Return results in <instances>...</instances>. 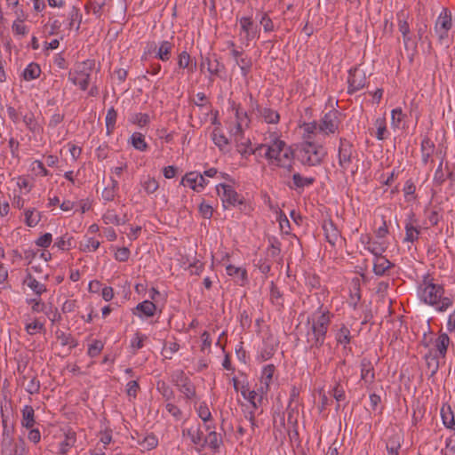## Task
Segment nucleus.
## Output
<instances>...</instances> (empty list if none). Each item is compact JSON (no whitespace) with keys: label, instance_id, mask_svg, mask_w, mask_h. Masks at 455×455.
Listing matches in <instances>:
<instances>
[{"label":"nucleus","instance_id":"obj_1","mask_svg":"<svg viewBox=\"0 0 455 455\" xmlns=\"http://www.w3.org/2000/svg\"><path fill=\"white\" fill-rule=\"evenodd\" d=\"M327 333H306L307 350L313 352L315 359L318 362H327L331 358L332 349L330 344L325 342Z\"/></svg>","mask_w":455,"mask_h":455},{"label":"nucleus","instance_id":"obj_2","mask_svg":"<svg viewBox=\"0 0 455 455\" xmlns=\"http://www.w3.org/2000/svg\"><path fill=\"white\" fill-rule=\"evenodd\" d=\"M443 285L428 283L422 291V299L425 303L434 306L438 311H445L452 305L448 297H443Z\"/></svg>","mask_w":455,"mask_h":455},{"label":"nucleus","instance_id":"obj_3","mask_svg":"<svg viewBox=\"0 0 455 455\" xmlns=\"http://www.w3.org/2000/svg\"><path fill=\"white\" fill-rule=\"evenodd\" d=\"M306 141L302 143L300 153L302 154V164L308 166H316L322 164L327 155V151L321 145L310 140L311 136L305 135Z\"/></svg>","mask_w":455,"mask_h":455},{"label":"nucleus","instance_id":"obj_4","mask_svg":"<svg viewBox=\"0 0 455 455\" xmlns=\"http://www.w3.org/2000/svg\"><path fill=\"white\" fill-rule=\"evenodd\" d=\"M331 323L330 312L328 310L320 315L313 314L307 318L306 324V333H327Z\"/></svg>","mask_w":455,"mask_h":455},{"label":"nucleus","instance_id":"obj_5","mask_svg":"<svg viewBox=\"0 0 455 455\" xmlns=\"http://www.w3.org/2000/svg\"><path fill=\"white\" fill-rule=\"evenodd\" d=\"M218 195L221 197L224 208L228 205L243 204V198L231 186L220 183L216 186Z\"/></svg>","mask_w":455,"mask_h":455},{"label":"nucleus","instance_id":"obj_6","mask_svg":"<svg viewBox=\"0 0 455 455\" xmlns=\"http://www.w3.org/2000/svg\"><path fill=\"white\" fill-rule=\"evenodd\" d=\"M14 426L5 427L3 429L2 441H1V453L2 455H17L18 444H14L13 439Z\"/></svg>","mask_w":455,"mask_h":455},{"label":"nucleus","instance_id":"obj_7","mask_svg":"<svg viewBox=\"0 0 455 455\" xmlns=\"http://www.w3.org/2000/svg\"><path fill=\"white\" fill-rule=\"evenodd\" d=\"M340 113L336 110H331L324 115L323 119L321 120V124H319V131L323 132L324 133H334L339 127V116Z\"/></svg>","mask_w":455,"mask_h":455},{"label":"nucleus","instance_id":"obj_8","mask_svg":"<svg viewBox=\"0 0 455 455\" xmlns=\"http://www.w3.org/2000/svg\"><path fill=\"white\" fill-rule=\"evenodd\" d=\"M366 76L364 73H360L357 68L349 70L347 79L348 83V94H353L365 85Z\"/></svg>","mask_w":455,"mask_h":455},{"label":"nucleus","instance_id":"obj_9","mask_svg":"<svg viewBox=\"0 0 455 455\" xmlns=\"http://www.w3.org/2000/svg\"><path fill=\"white\" fill-rule=\"evenodd\" d=\"M286 148L283 140L275 139L271 145H267L264 157L268 161H275V164L282 160L281 154Z\"/></svg>","mask_w":455,"mask_h":455},{"label":"nucleus","instance_id":"obj_10","mask_svg":"<svg viewBox=\"0 0 455 455\" xmlns=\"http://www.w3.org/2000/svg\"><path fill=\"white\" fill-rule=\"evenodd\" d=\"M352 144L344 138L339 140V164L346 171L351 164Z\"/></svg>","mask_w":455,"mask_h":455},{"label":"nucleus","instance_id":"obj_11","mask_svg":"<svg viewBox=\"0 0 455 455\" xmlns=\"http://www.w3.org/2000/svg\"><path fill=\"white\" fill-rule=\"evenodd\" d=\"M322 228L324 232L326 241L334 245L340 237V233L331 220H325L323 222Z\"/></svg>","mask_w":455,"mask_h":455},{"label":"nucleus","instance_id":"obj_12","mask_svg":"<svg viewBox=\"0 0 455 455\" xmlns=\"http://www.w3.org/2000/svg\"><path fill=\"white\" fill-rule=\"evenodd\" d=\"M231 54L233 58L235 60L236 64L240 67L242 75L243 76H246L251 72V69L252 63L251 59L246 56L243 57V52H239L236 49H232Z\"/></svg>","mask_w":455,"mask_h":455},{"label":"nucleus","instance_id":"obj_13","mask_svg":"<svg viewBox=\"0 0 455 455\" xmlns=\"http://www.w3.org/2000/svg\"><path fill=\"white\" fill-rule=\"evenodd\" d=\"M241 29L245 33V39L247 44L254 39L257 36V28L253 24V21L249 17H243L240 20Z\"/></svg>","mask_w":455,"mask_h":455},{"label":"nucleus","instance_id":"obj_14","mask_svg":"<svg viewBox=\"0 0 455 455\" xmlns=\"http://www.w3.org/2000/svg\"><path fill=\"white\" fill-rule=\"evenodd\" d=\"M68 78L75 85H78L82 91H85L88 88L90 83V76L88 74L78 73L76 70L69 71Z\"/></svg>","mask_w":455,"mask_h":455},{"label":"nucleus","instance_id":"obj_15","mask_svg":"<svg viewBox=\"0 0 455 455\" xmlns=\"http://www.w3.org/2000/svg\"><path fill=\"white\" fill-rule=\"evenodd\" d=\"M450 344V338L446 333H442L435 341L434 353L438 355L439 357L444 358Z\"/></svg>","mask_w":455,"mask_h":455},{"label":"nucleus","instance_id":"obj_16","mask_svg":"<svg viewBox=\"0 0 455 455\" xmlns=\"http://www.w3.org/2000/svg\"><path fill=\"white\" fill-rule=\"evenodd\" d=\"M425 361L427 363V370L429 371V377L435 376L439 369V356L432 349H430L425 355Z\"/></svg>","mask_w":455,"mask_h":455},{"label":"nucleus","instance_id":"obj_17","mask_svg":"<svg viewBox=\"0 0 455 455\" xmlns=\"http://www.w3.org/2000/svg\"><path fill=\"white\" fill-rule=\"evenodd\" d=\"M361 379L366 382H372L374 379V369L370 360L363 358L361 360Z\"/></svg>","mask_w":455,"mask_h":455},{"label":"nucleus","instance_id":"obj_18","mask_svg":"<svg viewBox=\"0 0 455 455\" xmlns=\"http://www.w3.org/2000/svg\"><path fill=\"white\" fill-rule=\"evenodd\" d=\"M35 411L31 405H25L22 410L21 426L28 429L35 425Z\"/></svg>","mask_w":455,"mask_h":455},{"label":"nucleus","instance_id":"obj_19","mask_svg":"<svg viewBox=\"0 0 455 455\" xmlns=\"http://www.w3.org/2000/svg\"><path fill=\"white\" fill-rule=\"evenodd\" d=\"M394 266L387 258L377 257L373 265V271L377 275H384L386 271Z\"/></svg>","mask_w":455,"mask_h":455},{"label":"nucleus","instance_id":"obj_20","mask_svg":"<svg viewBox=\"0 0 455 455\" xmlns=\"http://www.w3.org/2000/svg\"><path fill=\"white\" fill-rule=\"evenodd\" d=\"M451 26V14L447 9H443L435 22V29L450 30Z\"/></svg>","mask_w":455,"mask_h":455},{"label":"nucleus","instance_id":"obj_21","mask_svg":"<svg viewBox=\"0 0 455 455\" xmlns=\"http://www.w3.org/2000/svg\"><path fill=\"white\" fill-rule=\"evenodd\" d=\"M205 66L207 67L208 72L215 76H219L220 71L224 69V65L220 64L217 59H214L213 60L210 58L204 59L200 65L201 70Z\"/></svg>","mask_w":455,"mask_h":455},{"label":"nucleus","instance_id":"obj_22","mask_svg":"<svg viewBox=\"0 0 455 455\" xmlns=\"http://www.w3.org/2000/svg\"><path fill=\"white\" fill-rule=\"evenodd\" d=\"M256 108L266 123L277 124L279 122L280 116L276 111L268 108H262L259 105H257Z\"/></svg>","mask_w":455,"mask_h":455},{"label":"nucleus","instance_id":"obj_23","mask_svg":"<svg viewBox=\"0 0 455 455\" xmlns=\"http://www.w3.org/2000/svg\"><path fill=\"white\" fill-rule=\"evenodd\" d=\"M203 446H204L206 443L209 445L211 449H212L214 451H218L220 445L222 444V438L220 435L217 434L214 430L210 431L208 435L203 439Z\"/></svg>","mask_w":455,"mask_h":455},{"label":"nucleus","instance_id":"obj_24","mask_svg":"<svg viewBox=\"0 0 455 455\" xmlns=\"http://www.w3.org/2000/svg\"><path fill=\"white\" fill-rule=\"evenodd\" d=\"M435 151L434 142L427 137L424 138L421 142V155L424 164L428 163L429 158Z\"/></svg>","mask_w":455,"mask_h":455},{"label":"nucleus","instance_id":"obj_25","mask_svg":"<svg viewBox=\"0 0 455 455\" xmlns=\"http://www.w3.org/2000/svg\"><path fill=\"white\" fill-rule=\"evenodd\" d=\"M24 283H26L38 296L46 291L45 285L36 281L29 272L27 274Z\"/></svg>","mask_w":455,"mask_h":455},{"label":"nucleus","instance_id":"obj_26","mask_svg":"<svg viewBox=\"0 0 455 455\" xmlns=\"http://www.w3.org/2000/svg\"><path fill=\"white\" fill-rule=\"evenodd\" d=\"M293 185H288L290 188H303L306 186H310L315 182L314 178L302 177L299 172L292 175Z\"/></svg>","mask_w":455,"mask_h":455},{"label":"nucleus","instance_id":"obj_27","mask_svg":"<svg viewBox=\"0 0 455 455\" xmlns=\"http://www.w3.org/2000/svg\"><path fill=\"white\" fill-rule=\"evenodd\" d=\"M41 74L40 66L35 62H31L24 69L22 76L25 80L29 81L39 77Z\"/></svg>","mask_w":455,"mask_h":455},{"label":"nucleus","instance_id":"obj_28","mask_svg":"<svg viewBox=\"0 0 455 455\" xmlns=\"http://www.w3.org/2000/svg\"><path fill=\"white\" fill-rule=\"evenodd\" d=\"M131 144L134 148L140 151H146L148 148L145 141V137L140 132H133L130 138Z\"/></svg>","mask_w":455,"mask_h":455},{"label":"nucleus","instance_id":"obj_29","mask_svg":"<svg viewBox=\"0 0 455 455\" xmlns=\"http://www.w3.org/2000/svg\"><path fill=\"white\" fill-rule=\"evenodd\" d=\"M173 44L169 41H163L160 44L158 52L156 53V58L163 61H167L170 59V54Z\"/></svg>","mask_w":455,"mask_h":455},{"label":"nucleus","instance_id":"obj_30","mask_svg":"<svg viewBox=\"0 0 455 455\" xmlns=\"http://www.w3.org/2000/svg\"><path fill=\"white\" fill-rule=\"evenodd\" d=\"M441 416L443 419V425L448 428H454L455 427V419L453 412L451 410V407L448 406L447 408H444V406L441 409Z\"/></svg>","mask_w":455,"mask_h":455},{"label":"nucleus","instance_id":"obj_31","mask_svg":"<svg viewBox=\"0 0 455 455\" xmlns=\"http://www.w3.org/2000/svg\"><path fill=\"white\" fill-rule=\"evenodd\" d=\"M56 338L60 341L62 346H69L70 348L77 346V340L75 339L71 334L66 333L62 331H56Z\"/></svg>","mask_w":455,"mask_h":455},{"label":"nucleus","instance_id":"obj_32","mask_svg":"<svg viewBox=\"0 0 455 455\" xmlns=\"http://www.w3.org/2000/svg\"><path fill=\"white\" fill-rule=\"evenodd\" d=\"M76 433L68 432L65 435V440L60 443V454L65 455L70 447H73L76 443Z\"/></svg>","mask_w":455,"mask_h":455},{"label":"nucleus","instance_id":"obj_33","mask_svg":"<svg viewBox=\"0 0 455 455\" xmlns=\"http://www.w3.org/2000/svg\"><path fill=\"white\" fill-rule=\"evenodd\" d=\"M136 309L140 311L146 316L150 317L155 315L156 307L152 301L144 300L137 305Z\"/></svg>","mask_w":455,"mask_h":455},{"label":"nucleus","instance_id":"obj_34","mask_svg":"<svg viewBox=\"0 0 455 455\" xmlns=\"http://www.w3.org/2000/svg\"><path fill=\"white\" fill-rule=\"evenodd\" d=\"M117 113L115 110V108L112 107L110 108L106 116V128H107V134L109 135L113 132L115 129V124L116 122Z\"/></svg>","mask_w":455,"mask_h":455},{"label":"nucleus","instance_id":"obj_35","mask_svg":"<svg viewBox=\"0 0 455 455\" xmlns=\"http://www.w3.org/2000/svg\"><path fill=\"white\" fill-rule=\"evenodd\" d=\"M41 212H35V210H27L25 212V223L28 227H36L41 220Z\"/></svg>","mask_w":455,"mask_h":455},{"label":"nucleus","instance_id":"obj_36","mask_svg":"<svg viewBox=\"0 0 455 455\" xmlns=\"http://www.w3.org/2000/svg\"><path fill=\"white\" fill-rule=\"evenodd\" d=\"M214 144L223 150L224 147L228 144V138L220 132V129L216 128L212 134Z\"/></svg>","mask_w":455,"mask_h":455},{"label":"nucleus","instance_id":"obj_37","mask_svg":"<svg viewBox=\"0 0 455 455\" xmlns=\"http://www.w3.org/2000/svg\"><path fill=\"white\" fill-rule=\"evenodd\" d=\"M419 230L414 227L411 222H407L405 225V237L404 242L413 243L418 240Z\"/></svg>","mask_w":455,"mask_h":455},{"label":"nucleus","instance_id":"obj_38","mask_svg":"<svg viewBox=\"0 0 455 455\" xmlns=\"http://www.w3.org/2000/svg\"><path fill=\"white\" fill-rule=\"evenodd\" d=\"M118 182L117 180L111 179V186L106 187L101 191V196L106 201H112L116 196V189L117 188Z\"/></svg>","mask_w":455,"mask_h":455},{"label":"nucleus","instance_id":"obj_39","mask_svg":"<svg viewBox=\"0 0 455 455\" xmlns=\"http://www.w3.org/2000/svg\"><path fill=\"white\" fill-rule=\"evenodd\" d=\"M22 119H23V122L26 124L27 128L30 132H32L34 133L39 132L40 126L37 124V122L36 121L35 116L33 113H28L26 115H24Z\"/></svg>","mask_w":455,"mask_h":455},{"label":"nucleus","instance_id":"obj_40","mask_svg":"<svg viewBox=\"0 0 455 455\" xmlns=\"http://www.w3.org/2000/svg\"><path fill=\"white\" fill-rule=\"evenodd\" d=\"M227 274L230 276L238 277L241 281L247 279V272L244 268L228 265L226 267Z\"/></svg>","mask_w":455,"mask_h":455},{"label":"nucleus","instance_id":"obj_41","mask_svg":"<svg viewBox=\"0 0 455 455\" xmlns=\"http://www.w3.org/2000/svg\"><path fill=\"white\" fill-rule=\"evenodd\" d=\"M336 339L338 343L342 344L344 346L349 344L351 340L349 329L345 325H342V327L338 331L336 334Z\"/></svg>","mask_w":455,"mask_h":455},{"label":"nucleus","instance_id":"obj_42","mask_svg":"<svg viewBox=\"0 0 455 455\" xmlns=\"http://www.w3.org/2000/svg\"><path fill=\"white\" fill-rule=\"evenodd\" d=\"M183 384L180 386V391L186 395L188 399H192L196 396V387L195 386L185 378L182 379Z\"/></svg>","mask_w":455,"mask_h":455},{"label":"nucleus","instance_id":"obj_43","mask_svg":"<svg viewBox=\"0 0 455 455\" xmlns=\"http://www.w3.org/2000/svg\"><path fill=\"white\" fill-rule=\"evenodd\" d=\"M104 5L105 0H89L85 5V8L91 10L93 14L100 17Z\"/></svg>","mask_w":455,"mask_h":455},{"label":"nucleus","instance_id":"obj_44","mask_svg":"<svg viewBox=\"0 0 455 455\" xmlns=\"http://www.w3.org/2000/svg\"><path fill=\"white\" fill-rule=\"evenodd\" d=\"M95 68V60H86L81 63H79L76 69L78 73H85L91 76L92 71Z\"/></svg>","mask_w":455,"mask_h":455},{"label":"nucleus","instance_id":"obj_45","mask_svg":"<svg viewBox=\"0 0 455 455\" xmlns=\"http://www.w3.org/2000/svg\"><path fill=\"white\" fill-rule=\"evenodd\" d=\"M187 435L190 437L191 442L195 444H200L203 442L204 439V433L200 429V427H197L196 430L193 429H188L183 430V435Z\"/></svg>","mask_w":455,"mask_h":455},{"label":"nucleus","instance_id":"obj_46","mask_svg":"<svg viewBox=\"0 0 455 455\" xmlns=\"http://www.w3.org/2000/svg\"><path fill=\"white\" fill-rule=\"evenodd\" d=\"M400 442L397 436H392L387 443V451L388 455H398Z\"/></svg>","mask_w":455,"mask_h":455},{"label":"nucleus","instance_id":"obj_47","mask_svg":"<svg viewBox=\"0 0 455 455\" xmlns=\"http://www.w3.org/2000/svg\"><path fill=\"white\" fill-rule=\"evenodd\" d=\"M274 372H275V366L273 364H268L263 368L261 382H263L267 387H268L269 382L271 381V379L273 378Z\"/></svg>","mask_w":455,"mask_h":455},{"label":"nucleus","instance_id":"obj_48","mask_svg":"<svg viewBox=\"0 0 455 455\" xmlns=\"http://www.w3.org/2000/svg\"><path fill=\"white\" fill-rule=\"evenodd\" d=\"M102 219L106 224L122 225L121 218L113 210L107 211Z\"/></svg>","mask_w":455,"mask_h":455},{"label":"nucleus","instance_id":"obj_49","mask_svg":"<svg viewBox=\"0 0 455 455\" xmlns=\"http://www.w3.org/2000/svg\"><path fill=\"white\" fill-rule=\"evenodd\" d=\"M375 126L377 127V139L379 140H384V133L387 132L386 119L384 117L377 118L375 121Z\"/></svg>","mask_w":455,"mask_h":455},{"label":"nucleus","instance_id":"obj_50","mask_svg":"<svg viewBox=\"0 0 455 455\" xmlns=\"http://www.w3.org/2000/svg\"><path fill=\"white\" fill-rule=\"evenodd\" d=\"M103 349V343L100 340H94L88 348V355L91 357H96Z\"/></svg>","mask_w":455,"mask_h":455},{"label":"nucleus","instance_id":"obj_51","mask_svg":"<svg viewBox=\"0 0 455 455\" xmlns=\"http://www.w3.org/2000/svg\"><path fill=\"white\" fill-rule=\"evenodd\" d=\"M198 416L206 423L212 419V413L205 403H202L196 409Z\"/></svg>","mask_w":455,"mask_h":455},{"label":"nucleus","instance_id":"obj_52","mask_svg":"<svg viewBox=\"0 0 455 455\" xmlns=\"http://www.w3.org/2000/svg\"><path fill=\"white\" fill-rule=\"evenodd\" d=\"M142 186L148 194L154 193L159 187L158 182L154 178L150 177L142 183Z\"/></svg>","mask_w":455,"mask_h":455},{"label":"nucleus","instance_id":"obj_53","mask_svg":"<svg viewBox=\"0 0 455 455\" xmlns=\"http://www.w3.org/2000/svg\"><path fill=\"white\" fill-rule=\"evenodd\" d=\"M197 180H198V175L196 172H189V173H187L182 178L181 183L184 184V182H186L188 185H190L191 188L196 190V187H197Z\"/></svg>","mask_w":455,"mask_h":455},{"label":"nucleus","instance_id":"obj_54","mask_svg":"<svg viewBox=\"0 0 455 455\" xmlns=\"http://www.w3.org/2000/svg\"><path fill=\"white\" fill-rule=\"evenodd\" d=\"M132 122L142 127L149 123V116L148 114L138 113L132 116Z\"/></svg>","mask_w":455,"mask_h":455},{"label":"nucleus","instance_id":"obj_55","mask_svg":"<svg viewBox=\"0 0 455 455\" xmlns=\"http://www.w3.org/2000/svg\"><path fill=\"white\" fill-rule=\"evenodd\" d=\"M446 180V176L443 171V161L439 164L437 167L435 176H434V183L437 186H441Z\"/></svg>","mask_w":455,"mask_h":455},{"label":"nucleus","instance_id":"obj_56","mask_svg":"<svg viewBox=\"0 0 455 455\" xmlns=\"http://www.w3.org/2000/svg\"><path fill=\"white\" fill-rule=\"evenodd\" d=\"M157 389L166 400H169L173 396L172 389L164 381L157 383Z\"/></svg>","mask_w":455,"mask_h":455},{"label":"nucleus","instance_id":"obj_57","mask_svg":"<svg viewBox=\"0 0 455 455\" xmlns=\"http://www.w3.org/2000/svg\"><path fill=\"white\" fill-rule=\"evenodd\" d=\"M25 330L29 335H34L36 331L44 330V324L36 320L33 323L26 324Z\"/></svg>","mask_w":455,"mask_h":455},{"label":"nucleus","instance_id":"obj_58","mask_svg":"<svg viewBox=\"0 0 455 455\" xmlns=\"http://www.w3.org/2000/svg\"><path fill=\"white\" fill-rule=\"evenodd\" d=\"M129 257H130V250L127 247L118 248L115 254L116 259L120 262L127 261Z\"/></svg>","mask_w":455,"mask_h":455},{"label":"nucleus","instance_id":"obj_59","mask_svg":"<svg viewBox=\"0 0 455 455\" xmlns=\"http://www.w3.org/2000/svg\"><path fill=\"white\" fill-rule=\"evenodd\" d=\"M52 240V234L45 233L44 235H43L42 236H40L39 238L36 239V244L42 248H47L50 246Z\"/></svg>","mask_w":455,"mask_h":455},{"label":"nucleus","instance_id":"obj_60","mask_svg":"<svg viewBox=\"0 0 455 455\" xmlns=\"http://www.w3.org/2000/svg\"><path fill=\"white\" fill-rule=\"evenodd\" d=\"M259 23L263 26L265 32H270L274 30L273 21L267 13L262 14Z\"/></svg>","mask_w":455,"mask_h":455},{"label":"nucleus","instance_id":"obj_61","mask_svg":"<svg viewBox=\"0 0 455 455\" xmlns=\"http://www.w3.org/2000/svg\"><path fill=\"white\" fill-rule=\"evenodd\" d=\"M255 266L264 275L267 274L271 269V265L267 259H259L255 263Z\"/></svg>","mask_w":455,"mask_h":455},{"label":"nucleus","instance_id":"obj_62","mask_svg":"<svg viewBox=\"0 0 455 455\" xmlns=\"http://www.w3.org/2000/svg\"><path fill=\"white\" fill-rule=\"evenodd\" d=\"M100 246V242L93 239L88 238L84 244H81V250L83 251H96Z\"/></svg>","mask_w":455,"mask_h":455},{"label":"nucleus","instance_id":"obj_63","mask_svg":"<svg viewBox=\"0 0 455 455\" xmlns=\"http://www.w3.org/2000/svg\"><path fill=\"white\" fill-rule=\"evenodd\" d=\"M26 389L31 395L38 393L39 389H40L39 380L36 377L32 378L29 380V383L28 384V387Z\"/></svg>","mask_w":455,"mask_h":455},{"label":"nucleus","instance_id":"obj_64","mask_svg":"<svg viewBox=\"0 0 455 455\" xmlns=\"http://www.w3.org/2000/svg\"><path fill=\"white\" fill-rule=\"evenodd\" d=\"M443 455H454L455 454V443L451 437H449L445 441V450H442Z\"/></svg>","mask_w":455,"mask_h":455}]
</instances>
